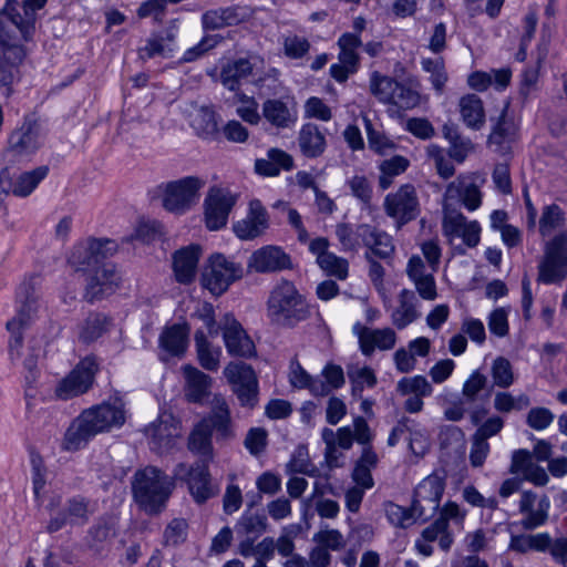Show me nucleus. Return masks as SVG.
I'll return each instance as SVG.
<instances>
[{
	"mask_svg": "<svg viewBox=\"0 0 567 567\" xmlns=\"http://www.w3.org/2000/svg\"><path fill=\"white\" fill-rule=\"evenodd\" d=\"M124 422V404L120 400L85 410L68 427L62 449L68 452L79 451L96 434L121 426Z\"/></svg>",
	"mask_w": 567,
	"mask_h": 567,
	"instance_id": "obj_1",
	"label": "nucleus"
},
{
	"mask_svg": "<svg viewBox=\"0 0 567 567\" xmlns=\"http://www.w3.org/2000/svg\"><path fill=\"white\" fill-rule=\"evenodd\" d=\"M270 323L281 328H293L310 317V307L296 286L281 280L270 291L266 303Z\"/></svg>",
	"mask_w": 567,
	"mask_h": 567,
	"instance_id": "obj_2",
	"label": "nucleus"
},
{
	"mask_svg": "<svg viewBox=\"0 0 567 567\" xmlns=\"http://www.w3.org/2000/svg\"><path fill=\"white\" fill-rule=\"evenodd\" d=\"M174 486L173 477L155 466L136 471L132 481L134 499L148 514H157L164 508Z\"/></svg>",
	"mask_w": 567,
	"mask_h": 567,
	"instance_id": "obj_3",
	"label": "nucleus"
},
{
	"mask_svg": "<svg viewBox=\"0 0 567 567\" xmlns=\"http://www.w3.org/2000/svg\"><path fill=\"white\" fill-rule=\"evenodd\" d=\"M61 496H53L47 505L50 514L47 525L49 533H55L68 525L84 526L96 511L95 503L82 495L68 498L63 507H61Z\"/></svg>",
	"mask_w": 567,
	"mask_h": 567,
	"instance_id": "obj_4",
	"label": "nucleus"
},
{
	"mask_svg": "<svg viewBox=\"0 0 567 567\" xmlns=\"http://www.w3.org/2000/svg\"><path fill=\"white\" fill-rule=\"evenodd\" d=\"M370 92L381 103L392 104L401 110L414 109L421 101L417 90L378 71L371 73Z\"/></svg>",
	"mask_w": 567,
	"mask_h": 567,
	"instance_id": "obj_5",
	"label": "nucleus"
},
{
	"mask_svg": "<svg viewBox=\"0 0 567 567\" xmlns=\"http://www.w3.org/2000/svg\"><path fill=\"white\" fill-rule=\"evenodd\" d=\"M205 185L206 179L198 176H186L163 184V207L176 215L185 214L197 205L199 192Z\"/></svg>",
	"mask_w": 567,
	"mask_h": 567,
	"instance_id": "obj_6",
	"label": "nucleus"
},
{
	"mask_svg": "<svg viewBox=\"0 0 567 567\" xmlns=\"http://www.w3.org/2000/svg\"><path fill=\"white\" fill-rule=\"evenodd\" d=\"M233 393L241 408L254 410L259 403V382L251 365L231 361L224 369Z\"/></svg>",
	"mask_w": 567,
	"mask_h": 567,
	"instance_id": "obj_7",
	"label": "nucleus"
},
{
	"mask_svg": "<svg viewBox=\"0 0 567 567\" xmlns=\"http://www.w3.org/2000/svg\"><path fill=\"white\" fill-rule=\"evenodd\" d=\"M243 275L244 268L240 264L221 254H215L210 256L208 266L203 272L202 284L214 296H220Z\"/></svg>",
	"mask_w": 567,
	"mask_h": 567,
	"instance_id": "obj_8",
	"label": "nucleus"
},
{
	"mask_svg": "<svg viewBox=\"0 0 567 567\" xmlns=\"http://www.w3.org/2000/svg\"><path fill=\"white\" fill-rule=\"evenodd\" d=\"M174 477L187 484L197 504H204L218 493V488L212 483L208 463L205 461H197L192 466L178 463L174 468Z\"/></svg>",
	"mask_w": 567,
	"mask_h": 567,
	"instance_id": "obj_9",
	"label": "nucleus"
},
{
	"mask_svg": "<svg viewBox=\"0 0 567 567\" xmlns=\"http://www.w3.org/2000/svg\"><path fill=\"white\" fill-rule=\"evenodd\" d=\"M567 276V231H563L545 246L538 266V280L544 284L561 281Z\"/></svg>",
	"mask_w": 567,
	"mask_h": 567,
	"instance_id": "obj_10",
	"label": "nucleus"
},
{
	"mask_svg": "<svg viewBox=\"0 0 567 567\" xmlns=\"http://www.w3.org/2000/svg\"><path fill=\"white\" fill-rule=\"evenodd\" d=\"M237 200L238 195L228 188L210 187L204 199V220L206 227L212 231L224 228Z\"/></svg>",
	"mask_w": 567,
	"mask_h": 567,
	"instance_id": "obj_11",
	"label": "nucleus"
},
{
	"mask_svg": "<svg viewBox=\"0 0 567 567\" xmlns=\"http://www.w3.org/2000/svg\"><path fill=\"white\" fill-rule=\"evenodd\" d=\"M385 214L401 228L420 214V203L415 187L404 184L396 192L389 193L383 203Z\"/></svg>",
	"mask_w": 567,
	"mask_h": 567,
	"instance_id": "obj_12",
	"label": "nucleus"
},
{
	"mask_svg": "<svg viewBox=\"0 0 567 567\" xmlns=\"http://www.w3.org/2000/svg\"><path fill=\"white\" fill-rule=\"evenodd\" d=\"M97 370L99 363L95 357H85L59 382L55 389L56 396L69 400L85 393L92 386Z\"/></svg>",
	"mask_w": 567,
	"mask_h": 567,
	"instance_id": "obj_13",
	"label": "nucleus"
},
{
	"mask_svg": "<svg viewBox=\"0 0 567 567\" xmlns=\"http://www.w3.org/2000/svg\"><path fill=\"white\" fill-rule=\"evenodd\" d=\"M338 63L330 66V75L339 83H344L350 75L358 72L360 55L357 50L362 45L361 38L351 32L343 33L338 39Z\"/></svg>",
	"mask_w": 567,
	"mask_h": 567,
	"instance_id": "obj_14",
	"label": "nucleus"
},
{
	"mask_svg": "<svg viewBox=\"0 0 567 567\" xmlns=\"http://www.w3.org/2000/svg\"><path fill=\"white\" fill-rule=\"evenodd\" d=\"M116 245L110 239H93L87 245H78L73 248L69 264L76 271H92L105 258L112 256Z\"/></svg>",
	"mask_w": 567,
	"mask_h": 567,
	"instance_id": "obj_15",
	"label": "nucleus"
},
{
	"mask_svg": "<svg viewBox=\"0 0 567 567\" xmlns=\"http://www.w3.org/2000/svg\"><path fill=\"white\" fill-rule=\"evenodd\" d=\"M442 229L450 240L460 237L470 248L476 247L480 243V224L475 220L468 221L461 212L446 204L443 205Z\"/></svg>",
	"mask_w": 567,
	"mask_h": 567,
	"instance_id": "obj_16",
	"label": "nucleus"
},
{
	"mask_svg": "<svg viewBox=\"0 0 567 567\" xmlns=\"http://www.w3.org/2000/svg\"><path fill=\"white\" fill-rule=\"evenodd\" d=\"M87 277L84 298L93 302L115 292L120 287L122 277L115 265L102 261Z\"/></svg>",
	"mask_w": 567,
	"mask_h": 567,
	"instance_id": "obj_17",
	"label": "nucleus"
},
{
	"mask_svg": "<svg viewBox=\"0 0 567 567\" xmlns=\"http://www.w3.org/2000/svg\"><path fill=\"white\" fill-rule=\"evenodd\" d=\"M455 202L462 203L468 210L481 206L482 194L474 174H462L446 186L443 205L453 207Z\"/></svg>",
	"mask_w": 567,
	"mask_h": 567,
	"instance_id": "obj_18",
	"label": "nucleus"
},
{
	"mask_svg": "<svg viewBox=\"0 0 567 567\" xmlns=\"http://www.w3.org/2000/svg\"><path fill=\"white\" fill-rule=\"evenodd\" d=\"M153 449L166 452L175 446L182 435L181 422L172 414L164 412L145 430Z\"/></svg>",
	"mask_w": 567,
	"mask_h": 567,
	"instance_id": "obj_19",
	"label": "nucleus"
},
{
	"mask_svg": "<svg viewBox=\"0 0 567 567\" xmlns=\"http://www.w3.org/2000/svg\"><path fill=\"white\" fill-rule=\"evenodd\" d=\"M518 507L523 515L520 525L526 530L536 529L548 520L550 502L546 495L539 497L532 491H525L520 495Z\"/></svg>",
	"mask_w": 567,
	"mask_h": 567,
	"instance_id": "obj_20",
	"label": "nucleus"
},
{
	"mask_svg": "<svg viewBox=\"0 0 567 567\" xmlns=\"http://www.w3.org/2000/svg\"><path fill=\"white\" fill-rule=\"evenodd\" d=\"M47 166H39L32 171L23 172L18 175L14 181L10 177L7 168L0 172V189L1 194H13L17 197L29 196L48 175Z\"/></svg>",
	"mask_w": 567,
	"mask_h": 567,
	"instance_id": "obj_21",
	"label": "nucleus"
},
{
	"mask_svg": "<svg viewBox=\"0 0 567 567\" xmlns=\"http://www.w3.org/2000/svg\"><path fill=\"white\" fill-rule=\"evenodd\" d=\"M269 227V216L260 200L249 203L247 216L233 225L236 236L243 240H251L261 236Z\"/></svg>",
	"mask_w": 567,
	"mask_h": 567,
	"instance_id": "obj_22",
	"label": "nucleus"
},
{
	"mask_svg": "<svg viewBox=\"0 0 567 567\" xmlns=\"http://www.w3.org/2000/svg\"><path fill=\"white\" fill-rule=\"evenodd\" d=\"M251 13L247 7L230 6L225 8L210 9L202 16V27L206 31L220 30L227 27H235L250 18Z\"/></svg>",
	"mask_w": 567,
	"mask_h": 567,
	"instance_id": "obj_23",
	"label": "nucleus"
},
{
	"mask_svg": "<svg viewBox=\"0 0 567 567\" xmlns=\"http://www.w3.org/2000/svg\"><path fill=\"white\" fill-rule=\"evenodd\" d=\"M226 349L230 355L252 358L256 354V347L241 324L231 316L225 317L223 332Z\"/></svg>",
	"mask_w": 567,
	"mask_h": 567,
	"instance_id": "obj_24",
	"label": "nucleus"
},
{
	"mask_svg": "<svg viewBox=\"0 0 567 567\" xmlns=\"http://www.w3.org/2000/svg\"><path fill=\"white\" fill-rule=\"evenodd\" d=\"M354 330L359 339L360 350L367 357H370L375 350H391L396 343V333L391 328L371 329L357 324Z\"/></svg>",
	"mask_w": 567,
	"mask_h": 567,
	"instance_id": "obj_25",
	"label": "nucleus"
},
{
	"mask_svg": "<svg viewBox=\"0 0 567 567\" xmlns=\"http://www.w3.org/2000/svg\"><path fill=\"white\" fill-rule=\"evenodd\" d=\"M290 266V257L277 246H266L256 250L248 261V267L260 274L280 271Z\"/></svg>",
	"mask_w": 567,
	"mask_h": 567,
	"instance_id": "obj_26",
	"label": "nucleus"
},
{
	"mask_svg": "<svg viewBox=\"0 0 567 567\" xmlns=\"http://www.w3.org/2000/svg\"><path fill=\"white\" fill-rule=\"evenodd\" d=\"M47 0H23V14L17 11L18 1L7 0L4 12L13 24L20 30L25 41L30 40L34 31L35 10L41 9Z\"/></svg>",
	"mask_w": 567,
	"mask_h": 567,
	"instance_id": "obj_27",
	"label": "nucleus"
},
{
	"mask_svg": "<svg viewBox=\"0 0 567 567\" xmlns=\"http://www.w3.org/2000/svg\"><path fill=\"white\" fill-rule=\"evenodd\" d=\"M182 370L185 379V399L190 403L203 404L210 394L213 379L189 364L182 367Z\"/></svg>",
	"mask_w": 567,
	"mask_h": 567,
	"instance_id": "obj_28",
	"label": "nucleus"
},
{
	"mask_svg": "<svg viewBox=\"0 0 567 567\" xmlns=\"http://www.w3.org/2000/svg\"><path fill=\"white\" fill-rule=\"evenodd\" d=\"M40 146V130L37 123L24 122L9 137L8 154L13 157L29 155Z\"/></svg>",
	"mask_w": 567,
	"mask_h": 567,
	"instance_id": "obj_29",
	"label": "nucleus"
},
{
	"mask_svg": "<svg viewBox=\"0 0 567 567\" xmlns=\"http://www.w3.org/2000/svg\"><path fill=\"white\" fill-rule=\"evenodd\" d=\"M206 421L208 429L215 431L220 439H229L234 436L231 429L230 409L226 399L221 394H215L210 402V413L202 419Z\"/></svg>",
	"mask_w": 567,
	"mask_h": 567,
	"instance_id": "obj_30",
	"label": "nucleus"
},
{
	"mask_svg": "<svg viewBox=\"0 0 567 567\" xmlns=\"http://www.w3.org/2000/svg\"><path fill=\"white\" fill-rule=\"evenodd\" d=\"M433 542H437L443 551H449L454 543L452 532L436 519L423 529L420 538L415 542V548L421 555L429 557L433 554V546L431 545Z\"/></svg>",
	"mask_w": 567,
	"mask_h": 567,
	"instance_id": "obj_31",
	"label": "nucleus"
},
{
	"mask_svg": "<svg viewBox=\"0 0 567 567\" xmlns=\"http://www.w3.org/2000/svg\"><path fill=\"white\" fill-rule=\"evenodd\" d=\"M200 247L190 245L177 250L173 256V270L179 284H190L197 272Z\"/></svg>",
	"mask_w": 567,
	"mask_h": 567,
	"instance_id": "obj_32",
	"label": "nucleus"
},
{
	"mask_svg": "<svg viewBox=\"0 0 567 567\" xmlns=\"http://www.w3.org/2000/svg\"><path fill=\"white\" fill-rule=\"evenodd\" d=\"M189 329L187 324H173L166 328L159 336V347L163 351L162 361L169 357H183L188 343Z\"/></svg>",
	"mask_w": 567,
	"mask_h": 567,
	"instance_id": "obj_33",
	"label": "nucleus"
},
{
	"mask_svg": "<svg viewBox=\"0 0 567 567\" xmlns=\"http://www.w3.org/2000/svg\"><path fill=\"white\" fill-rule=\"evenodd\" d=\"M421 316L419 300L415 293L409 289H402L398 296V307L391 313L394 327L402 330Z\"/></svg>",
	"mask_w": 567,
	"mask_h": 567,
	"instance_id": "obj_34",
	"label": "nucleus"
},
{
	"mask_svg": "<svg viewBox=\"0 0 567 567\" xmlns=\"http://www.w3.org/2000/svg\"><path fill=\"white\" fill-rule=\"evenodd\" d=\"M367 234L368 236L364 237L362 244V246L367 248L364 256L380 259H389L392 257L395 247L389 234L370 224Z\"/></svg>",
	"mask_w": 567,
	"mask_h": 567,
	"instance_id": "obj_35",
	"label": "nucleus"
},
{
	"mask_svg": "<svg viewBox=\"0 0 567 567\" xmlns=\"http://www.w3.org/2000/svg\"><path fill=\"white\" fill-rule=\"evenodd\" d=\"M212 434L213 431L208 429L207 422L199 421L193 427L187 441L188 450L200 456V461H205L206 463H209L214 456Z\"/></svg>",
	"mask_w": 567,
	"mask_h": 567,
	"instance_id": "obj_36",
	"label": "nucleus"
},
{
	"mask_svg": "<svg viewBox=\"0 0 567 567\" xmlns=\"http://www.w3.org/2000/svg\"><path fill=\"white\" fill-rule=\"evenodd\" d=\"M262 115L271 125L279 128L289 127L297 121L295 107L279 99L266 100L262 104Z\"/></svg>",
	"mask_w": 567,
	"mask_h": 567,
	"instance_id": "obj_37",
	"label": "nucleus"
},
{
	"mask_svg": "<svg viewBox=\"0 0 567 567\" xmlns=\"http://www.w3.org/2000/svg\"><path fill=\"white\" fill-rule=\"evenodd\" d=\"M252 73V64L248 59L227 61L220 69V83L229 91H238L243 80Z\"/></svg>",
	"mask_w": 567,
	"mask_h": 567,
	"instance_id": "obj_38",
	"label": "nucleus"
},
{
	"mask_svg": "<svg viewBox=\"0 0 567 567\" xmlns=\"http://www.w3.org/2000/svg\"><path fill=\"white\" fill-rule=\"evenodd\" d=\"M460 113L465 125L472 130H481L485 124L483 101L475 94H467L460 99Z\"/></svg>",
	"mask_w": 567,
	"mask_h": 567,
	"instance_id": "obj_39",
	"label": "nucleus"
},
{
	"mask_svg": "<svg viewBox=\"0 0 567 567\" xmlns=\"http://www.w3.org/2000/svg\"><path fill=\"white\" fill-rule=\"evenodd\" d=\"M368 226L369 224H338L336 226V236L341 245V250L357 252L362 246L364 237L368 236Z\"/></svg>",
	"mask_w": 567,
	"mask_h": 567,
	"instance_id": "obj_40",
	"label": "nucleus"
},
{
	"mask_svg": "<svg viewBox=\"0 0 567 567\" xmlns=\"http://www.w3.org/2000/svg\"><path fill=\"white\" fill-rule=\"evenodd\" d=\"M299 147L307 157L315 158L320 156L326 148L324 135L315 124H305L298 136Z\"/></svg>",
	"mask_w": 567,
	"mask_h": 567,
	"instance_id": "obj_41",
	"label": "nucleus"
},
{
	"mask_svg": "<svg viewBox=\"0 0 567 567\" xmlns=\"http://www.w3.org/2000/svg\"><path fill=\"white\" fill-rule=\"evenodd\" d=\"M551 537L548 533L512 535L508 549L518 554L528 551H546L550 546Z\"/></svg>",
	"mask_w": 567,
	"mask_h": 567,
	"instance_id": "obj_42",
	"label": "nucleus"
},
{
	"mask_svg": "<svg viewBox=\"0 0 567 567\" xmlns=\"http://www.w3.org/2000/svg\"><path fill=\"white\" fill-rule=\"evenodd\" d=\"M194 340L200 367L207 371H217L220 364L221 349L214 347L202 329L195 332Z\"/></svg>",
	"mask_w": 567,
	"mask_h": 567,
	"instance_id": "obj_43",
	"label": "nucleus"
},
{
	"mask_svg": "<svg viewBox=\"0 0 567 567\" xmlns=\"http://www.w3.org/2000/svg\"><path fill=\"white\" fill-rule=\"evenodd\" d=\"M347 374L351 383L352 395L361 399L364 388H373L377 384L374 371L367 365L351 363L347 365Z\"/></svg>",
	"mask_w": 567,
	"mask_h": 567,
	"instance_id": "obj_44",
	"label": "nucleus"
},
{
	"mask_svg": "<svg viewBox=\"0 0 567 567\" xmlns=\"http://www.w3.org/2000/svg\"><path fill=\"white\" fill-rule=\"evenodd\" d=\"M174 41V34L168 32L166 35L152 34L144 47L137 51L138 58L143 61L155 56L168 58L173 52L171 43Z\"/></svg>",
	"mask_w": 567,
	"mask_h": 567,
	"instance_id": "obj_45",
	"label": "nucleus"
},
{
	"mask_svg": "<svg viewBox=\"0 0 567 567\" xmlns=\"http://www.w3.org/2000/svg\"><path fill=\"white\" fill-rule=\"evenodd\" d=\"M110 319L103 313H90L80 326L79 339L84 343H91L102 337L110 327Z\"/></svg>",
	"mask_w": 567,
	"mask_h": 567,
	"instance_id": "obj_46",
	"label": "nucleus"
},
{
	"mask_svg": "<svg viewBox=\"0 0 567 567\" xmlns=\"http://www.w3.org/2000/svg\"><path fill=\"white\" fill-rule=\"evenodd\" d=\"M267 529V518L264 514L245 512L235 525L238 536L257 538Z\"/></svg>",
	"mask_w": 567,
	"mask_h": 567,
	"instance_id": "obj_47",
	"label": "nucleus"
},
{
	"mask_svg": "<svg viewBox=\"0 0 567 567\" xmlns=\"http://www.w3.org/2000/svg\"><path fill=\"white\" fill-rule=\"evenodd\" d=\"M410 162L406 157L401 155H395L389 159H384L380 163V176H379V186L383 190L388 189L392 183L394 177L404 173L409 167Z\"/></svg>",
	"mask_w": 567,
	"mask_h": 567,
	"instance_id": "obj_48",
	"label": "nucleus"
},
{
	"mask_svg": "<svg viewBox=\"0 0 567 567\" xmlns=\"http://www.w3.org/2000/svg\"><path fill=\"white\" fill-rule=\"evenodd\" d=\"M192 126L203 138H214L218 133L216 114L208 107L199 109L192 120Z\"/></svg>",
	"mask_w": 567,
	"mask_h": 567,
	"instance_id": "obj_49",
	"label": "nucleus"
},
{
	"mask_svg": "<svg viewBox=\"0 0 567 567\" xmlns=\"http://www.w3.org/2000/svg\"><path fill=\"white\" fill-rule=\"evenodd\" d=\"M530 405V399L527 394L514 396L509 392H496L494 396V409L499 413H511L513 411H523Z\"/></svg>",
	"mask_w": 567,
	"mask_h": 567,
	"instance_id": "obj_50",
	"label": "nucleus"
},
{
	"mask_svg": "<svg viewBox=\"0 0 567 567\" xmlns=\"http://www.w3.org/2000/svg\"><path fill=\"white\" fill-rule=\"evenodd\" d=\"M287 474H305L315 476L316 466L310 462L308 450L305 445H299L292 453L290 461L286 464Z\"/></svg>",
	"mask_w": 567,
	"mask_h": 567,
	"instance_id": "obj_51",
	"label": "nucleus"
},
{
	"mask_svg": "<svg viewBox=\"0 0 567 567\" xmlns=\"http://www.w3.org/2000/svg\"><path fill=\"white\" fill-rule=\"evenodd\" d=\"M396 391L400 395H421L429 396L433 388L423 375H414L401 379L396 384Z\"/></svg>",
	"mask_w": 567,
	"mask_h": 567,
	"instance_id": "obj_52",
	"label": "nucleus"
},
{
	"mask_svg": "<svg viewBox=\"0 0 567 567\" xmlns=\"http://www.w3.org/2000/svg\"><path fill=\"white\" fill-rule=\"evenodd\" d=\"M445 489V476L434 472L426 476L415 488L414 495L441 501Z\"/></svg>",
	"mask_w": 567,
	"mask_h": 567,
	"instance_id": "obj_53",
	"label": "nucleus"
},
{
	"mask_svg": "<svg viewBox=\"0 0 567 567\" xmlns=\"http://www.w3.org/2000/svg\"><path fill=\"white\" fill-rule=\"evenodd\" d=\"M491 375L494 385L502 389H507L515 382L513 365L509 360L504 357H497L492 362Z\"/></svg>",
	"mask_w": 567,
	"mask_h": 567,
	"instance_id": "obj_54",
	"label": "nucleus"
},
{
	"mask_svg": "<svg viewBox=\"0 0 567 567\" xmlns=\"http://www.w3.org/2000/svg\"><path fill=\"white\" fill-rule=\"evenodd\" d=\"M421 64L423 70L430 73V81L435 91L442 94L449 79L444 61L442 59H423Z\"/></svg>",
	"mask_w": 567,
	"mask_h": 567,
	"instance_id": "obj_55",
	"label": "nucleus"
},
{
	"mask_svg": "<svg viewBox=\"0 0 567 567\" xmlns=\"http://www.w3.org/2000/svg\"><path fill=\"white\" fill-rule=\"evenodd\" d=\"M318 264L329 276H334L340 280H344L348 277V260L333 252L321 255L318 258Z\"/></svg>",
	"mask_w": 567,
	"mask_h": 567,
	"instance_id": "obj_56",
	"label": "nucleus"
},
{
	"mask_svg": "<svg viewBox=\"0 0 567 567\" xmlns=\"http://www.w3.org/2000/svg\"><path fill=\"white\" fill-rule=\"evenodd\" d=\"M363 122L370 150L380 155H385L395 148V144L389 137L373 127L370 118L364 117Z\"/></svg>",
	"mask_w": 567,
	"mask_h": 567,
	"instance_id": "obj_57",
	"label": "nucleus"
},
{
	"mask_svg": "<svg viewBox=\"0 0 567 567\" xmlns=\"http://www.w3.org/2000/svg\"><path fill=\"white\" fill-rule=\"evenodd\" d=\"M564 212L558 205L545 206L539 219V233L542 236L550 235L556 228L564 224Z\"/></svg>",
	"mask_w": 567,
	"mask_h": 567,
	"instance_id": "obj_58",
	"label": "nucleus"
},
{
	"mask_svg": "<svg viewBox=\"0 0 567 567\" xmlns=\"http://www.w3.org/2000/svg\"><path fill=\"white\" fill-rule=\"evenodd\" d=\"M426 155L433 162L436 173L444 179L452 177L455 174V168L452 162L446 157L442 147L436 144H431L426 147Z\"/></svg>",
	"mask_w": 567,
	"mask_h": 567,
	"instance_id": "obj_59",
	"label": "nucleus"
},
{
	"mask_svg": "<svg viewBox=\"0 0 567 567\" xmlns=\"http://www.w3.org/2000/svg\"><path fill=\"white\" fill-rule=\"evenodd\" d=\"M440 509L436 520L442 523L445 528L450 529V523L463 528L466 517V509L462 508L457 503L449 501Z\"/></svg>",
	"mask_w": 567,
	"mask_h": 567,
	"instance_id": "obj_60",
	"label": "nucleus"
},
{
	"mask_svg": "<svg viewBox=\"0 0 567 567\" xmlns=\"http://www.w3.org/2000/svg\"><path fill=\"white\" fill-rule=\"evenodd\" d=\"M224 41L220 34H207L196 45L185 51L182 61L193 62L205 55Z\"/></svg>",
	"mask_w": 567,
	"mask_h": 567,
	"instance_id": "obj_61",
	"label": "nucleus"
},
{
	"mask_svg": "<svg viewBox=\"0 0 567 567\" xmlns=\"http://www.w3.org/2000/svg\"><path fill=\"white\" fill-rule=\"evenodd\" d=\"M188 524L184 518H174L166 526L163 538L165 546H178L187 538Z\"/></svg>",
	"mask_w": 567,
	"mask_h": 567,
	"instance_id": "obj_62",
	"label": "nucleus"
},
{
	"mask_svg": "<svg viewBox=\"0 0 567 567\" xmlns=\"http://www.w3.org/2000/svg\"><path fill=\"white\" fill-rule=\"evenodd\" d=\"M25 320L11 319L7 322V329L11 333L9 340V355L12 362L17 361L21 357V349L23 344L22 329Z\"/></svg>",
	"mask_w": 567,
	"mask_h": 567,
	"instance_id": "obj_63",
	"label": "nucleus"
},
{
	"mask_svg": "<svg viewBox=\"0 0 567 567\" xmlns=\"http://www.w3.org/2000/svg\"><path fill=\"white\" fill-rule=\"evenodd\" d=\"M313 542L327 550H340L346 546L343 535L338 529H321L313 535Z\"/></svg>",
	"mask_w": 567,
	"mask_h": 567,
	"instance_id": "obj_64",
	"label": "nucleus"
}]
</instances>
